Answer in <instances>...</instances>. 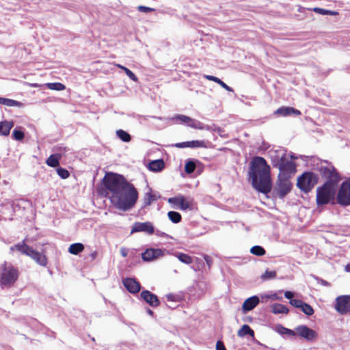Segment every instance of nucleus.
Listing matches in <instances>:
<instances>
[{
  "instance_id": "obj_53",
  "label": "nucleus",
  "mask_w": 350,
  "mask_h": 350,
  "mask_svg": "<svg viewBox=\"0 0 350 350\" xmlns=\"http://www.w3.org/2000/svg\"><path fill=\"white\" fill-rule=\"evenodd\" d=\"M128 253H129V250L127 248L124 247L120 248V254L123 257L127 256Z\"/></svg>"
},
{
  "instance_id": "obj_21",
  "label": "nucleus",
  "mask_w": 350,
  "mask_h": 350,
  "mask_svg": "<svg viewBox=\"0 0 350 350\" xmlns=\"http://www.w3.org/2000/svg\"><path fill=\"white\" fill-rule=\"evenodd\" d=\"M336 197H350V179L341 184Z\"/></svg>"
},
{
  "instance_id": "obj_50",
  "label": "nucleus",
  "mask_w": 350,
  "mask_h": 350,
  "mask_svg": "<svg viewBox=\"0 0 350 350\" xmlns=\"http://www.w3.org/2000/svg\"><path fill=\"white\" fill-rule=\"evenodd\" d=\"M219 85H221L223 88H224L225 90H226L228 92H233L232 88H231L230 86H228L227 84H226L221 80L219 81Z\"/></svg>"
},
{
  "instance_id": "obj_44",
  "label": "nucleus",
  "mask_w": 350,
  "mask_h": 350,
  "mask_svg": "<svg viewBox=\"0 0 350 350\" xmlns=\"http://www.w3.org/2000/svg\"><path fill=\"white\" fill-rule=\"evenodd\" d=\"M335 202L343 206L350 205V198H335Z\"/></svg>"
},
{
  "instance_id": "obj_30",
  "label": "nucleus",
  "mask_w": 350,
  "mask_h": 350,
  "mask_svg": "<svg viewBox=\"0 0 350 350\" xmlns=\"http://www.w3.org/2000/svg\"><path fill=\"white\" fill-rule=\"evenodd\" d=\"M175 256L183 263L189 265L193 262L192 257L187 254L178 252Z\"/></svg>"
},
{
  "instance_id": "obj_57",
  "label": "nucleus",
  "mask_w": 350,
  "mask_h": 350,
  "mask_svg": "<svg viewBox=\"0 0 350 350\" xmlns=\"http://www.w3.org/2000/svg\"><path fill=\"white\" fill-rule=\"evenodd\" d=\"M345 270L348 272H350V264H348L345 266Z\"/></svg>"
},
{
  "instance_id": "obj_4",
  "label": "nucleus",
  "mask_w": 350,
  "mask_h": 350,
  "mask_svg": "<svg viewBox=\"0 0 350 350\" xmlns=\"http://www.w3.org/2000/svg\"><path fill=\"white\" fill-rule=\"evenodd\" d=\"M273 165L278 167L280 171L278 176L291 178L296 172L295 163L287 159L285 154H282L278 160H274Z\"/></svg>"
},
{
  "instance_id": "obj_14",
  "label": "nucleus",
  "mask_w": 350,
  "mask_h": 350,
  "mask_svg": "<svg viewBox=\"0 0 350 350\" xmlns=\"http://www.w3.org/2000/svg\"><path fill=\"white\" fill-rule=\"evenodd\" d=\"M163 255V252L160 249H147L142 254V258L144 261L149 262L158 258Z\"/></svg>"
},
{
  "instance_id": "obj_37",
  "label": "nucleus",
  "mask_w": 350,
  "mask_h": 350,
  "mask_svg": "<svg viewBox=\"0 0 350 350\" xmlns=\"http://www.w3.org/2000/svg\"><path fill=\"white\" fill-rule=\"evenodd\" d=\"M196 169V163L193 161H188L185 165V171L187 174H191Z\"/></svg>"
},
{
  "instance_id": "obj_55",
  "label": "nucleus",
  "mask_w": 350,
  "mask_h": 350,
  "mask_svg": "<svg viewBox=\"0 0 350 350\" xmlns=\"http://www.w3.org/2000/svg\"><path fill=\"white\" fill-rule=\"evenodd\" d=\"M167 301H176V296L172 294H169L166 296Z\"/></svg>"
},
{
  "instance_id": "obj_35",
  "label": "nucleus",
  "mask_w": 350,
  "mask_h": 350,
  "mask_svg": "<svg viewBox=\"0 0 350 350\" xmlns=\"http://www.w3.org/2000/svg\"><path fill=\"white\" fill-rule=\"evenodd\" d=\"M116 134L118 135V137L123 142H129L131 141V136L130 135L126 133V131H123V130H118L116 131Z\"/></svg>"
},
{
  "instance_id": "obj_60",
  "label": "nucleus",
  "mask_w": 350,
  "mask_h": 350,
  "mask_svg": "<svg viewBox=\"0 0 350 350\" xmlns=\"http://www.w3.org/2000/svg\"><path fill=\"white\" fill-rule=\"evenodd\" d=\"M155 198H148V202H146V204H150V201L151 200H154Z\"/></svg>"
},
{
  "instance_id": "obj_20",
  "label": "nucleus",
  "mask_w": 350,
  "mask_h": 350,
  "mask_svg": "<svg viewBox=\"0 0 350 350\" xmlns=\"http://www.w3.org/2000/svg\"><path fill=\"white\" fill-rule=\"evenodd\" d=\"M300 111L291 107H282L278 108L275 111V114L281 116H288L292 114L300 115Z\"/></svg>"
},
{
  "instance_id": "obj_16",
  "label": "nucleus",
  "mask_w": 350,
  "mask_h": 350,
  "mask_svg": "<svg viewBox=\"0 0 350 350\" xmlns=\"http://www.w3.org/2000/svg\"><path fill=\"white\" fill-rule=\"evenodd\" d=\"M31 248L32 247H30L29 245H27L25 243V241L23 240V241L19 242V243L11 246L10 250V251H12V252L16 251L22 255L28 256Z\"/></svg>"
},
{
  "instance_id": "obj_48",
  "label": "nucleus",
  "mask_w": 350,
  "mask_h": 350,
  "mask_svg": "<svg viewBox=\"0 0 350 350\" xmlns=\"http://www.w3.org/2000/svg\"><path fill=\"white\" fill-rule=\"evenodd\" d=\"M204 259L208 269H211V267L213 265V258L211 256L205 254V255H204Z\"/></svg>"
},
{
  "instance_id": "obj_45",
  "label": "nucleus",
  "mask_w": 350,
  "mask_h": 350,
  "mask_svg": "<svg viewBox=\"0 0 350 350\" xmlns=\"http://www.w3.org/2000/svg\"><path fill=\"white\" fill-rule=\"evenodd\" d=\"M124 71L125 72L126 75L129 77L130 79L135 82H137L138 81V79L136 77V75L129 68H124Z\"/></svg>"
},
{
  "instance_id": "obj_49",
  "label": "nucleus",
  "mask_w": 350,
  "mask_h": 350,
  "mask_svg": "<svg viewBox=\"0 0 350 350\" xmlns=\"http://www.w3.org/2000/svg\"><path fill=\"white\" fill-rule=\"evenodd\" d=\"M204 77L209 81H214L218 84H219V81H221L220 79H219L215 76H212V75H204Z\"/></svg>"
},
{
  "instance_id": "obj_19",
  "label": "nucleus",
  "mask_w": 350,
  "mask_h": 350,
  "mask_svg": "<svg viewBox=\"0 0 350 350\" xmlns=\"http://www.w3.org/2000/svg\"><path fill=\"white\" fill-rule=\"evenodd\" d=\"M260 299L258 296H252L245 300L242 305V309L244 312H248L253 310L259 303Z\"/></svg>"
},
{
  "instance_id": "obj_52",
  "label": "nucleus",
  "mask_w": 350,
  "mask_h": 350,
  "mask_svg": "<svg viewBox=\"0 0 350 350\" xmlns=\"http://www.w3.org/2000/svg\"><path fill=\"white\" fill-rule=\"evenodd\" d=\"M294 296V293L291 291H286L284 293V297L288 299H293V297Z\"/></svg>"
},
{
  "instance_id": "obj_3",
  "label": "nucleus",
  "mask_w": 350,
  "mask_h": 350,
  "mask_svg": "<svg viewBox=\"0 0 350 350\" xmlns=\"http://www.w3.org/2000/svg\"><path fill=\"white\" fill-rule=\"evenodd\" d=\"M19 275L18 269L5 261L0 266V286L1 288H9L14 286Z\"/></svg>"
},
{
  "instance_id": "obj_25",
  "label": "nucleus",
  "mask_w": 350,
  "mask_h": 350,
  "mask_svg": "<svg viewBox=\"0 0 350 350\" xmlns=\"http://www.w3.org/2000/svg\"><path fill=\"white\" fill-rule=\"evenodd\" d=\"M0 104L8 107H22L23 104L16 100L0 97Z\"/></svg>"
},
{
  "instance_id": "obj_2",
  "label": "nucleus",
  "mask_w": 350,
  "mask_h": 350,
  "mask_svg": "<svg viewBox=\"0 0 350 350\" xmlns=\"http://www.w3.org/2000/svg\"><path fill=\"white\" fill-rule=\"evenodd\" d=\"M98 193L107 197L109 194L113 197H138V192L134 185L122 175L107 172L98 189Z\"/></svg>"
},
{
  "instance_id": "obj_34",
  "label": "nucleus",
  "mask_w": 350,
  "mask_h": 350,
  "mask_svg": "<svg viewBox=\"0 0 350 350\" xmlns=\"http://www.w3.org/2000/svg\"><path fill=\"white\" fill-rule=\"evenodd\" d=\"M277 276L275 271L266 270L261 275V279L264 281L275 279Z\"/></svg>"
},
{
  "instance_id": "obj_51",
  "label": "nucleus",
  "mask_w": 350,
  "mask_h": 350,
  "mask_svg": "<svg viewBox=\"0 0 350 350\" xmlns=\"http://www.w3.org/2000/svg\"><path fill=\"white\" fill-rule=\"evenodd\" d=\"M216 349L217 350H226L223 342L219 340L216 344Z\"/></svg>"
},
{
  "instance_id": "obj_12",
  "label": "nucleus",
  "mask_w": 350,
  "mask_h": 350,
  "mask_svg": "<svg viewBox=\"0 0 350 350\" xmlns=\"http://www.w3.org/2000/svg\"><path fill=\"white\" fill-rule=\"evenodd\" d=\"M141 298L152 308L158 307L160 301L158 297L148 290H144L140 293Z\"/></svg>"
},
{
  "instance_id": "obj_6",
  "label": "nucleus",
  "mask_w": 350,
  "mask_h": 350,
  "mask_svg": "<svg viewBox=\"0 0 350 350\" xmlns=\"http://www.w3.org/2000/svg\"><path fill=\"white\" fill-rule=\"evenodd\" d=\"M171 207L182 211H195L198 210V204L193 198H168Z\"/></svg>"
},
{
  "instance_id": "obj_59",
  "label": "nucleus",
  "mask_w": 350,
  "mask_h": 350,
  "mask_svg": "<svg viewBox=\"0 0 350 350\" xmlns=\"http://www.w3.org/2000/svg\"><path fill=\"white\" fill-rule=\"evenodd\" d=\"M196 261L197 263H198L199 265H201L202 264V260L201 259L198 258H196Z\"/></svg>"
},
{
  "instance_id": "obj_18",
  "label": "nucleus",
  "mask_w": 350,
  "mask_h": 350,
  "mask_svg": "<svg viewBox=\"0 0 350 350\" xmlns=\"http://www.w3.org/2000/svg\"><path fill=\"white\" fill-rule=\"evenodd\" d=\"M175 146L180 148H206V142L205 141L193 140L191 142H185L177 143Z\"/></svg>"
},
{
  "instance_id": "obj_33",
  "label": "nucleus",
  "mask_w": 350,
  "mask_h": 350,
  "mask_svg": "<svg viewBox=\"0 0 350 350\" xmlns=\"http://www.w3.org/2000/svg\"><path fill=\"white\" fill-rule=\"evenodd\" d=\"M167 216L173 223L176 224L180 222L182 218L180 214L176 211H169Z\"/></svg>"
},
{
  "instance_id": "obj_13",
  "label": "nucleus",
  "mask_w": 350,
  "mask_h": 350,
  "mask_svg": "<svg viewBox=\"0 0 350 350\" xmlns=\"http://www.w3.org/2000/svg\"><path fill=\"white\" fill-rule=\"evenodd\" d=\"M146 232L149 234L154 233V227L150 222H135L131 229V233Z\"/></svg>"
},
{
  "instance_id": "obj_43",
  "label": "nucleus",
  "mask_w": 350,
  "mask_h": 350,
  "mask_svg": "<svg viewBox=\"0 0 350 350\" xmlns=\"http://www.w3.org/2000/svg\"><path fill=\"white\" fill-rule=\"evenodd\" d=\"M57 174L62 178H67L69 176V172L67 170L59 167L57 170Z\"/></svg>"
},
{
  "instance_id": "obj_61",
  "label": "nucleus",
  "mask_w": 350,
  "mask_h": 350,
  "mask_svg": "<svg viewBox=\"0 0 350 350\" xmlns=\"http://www.w3.org/2000/svg\"><path fill=\"white\" fill-rule=\"evenodd\" d=\"M146 197H150V198H152V197H155V196L154 195H151V194H149V193H146Z\"/></svg>"
},
{
  "instance_id": "obj_39",
  "label": "nucleus",
  "mask_w": 350,
  "mask_h": 350,
  "mask_svg": "<svg viewBox=\"0 0 350 350\" xmlns=\"http://www.w3.org/2000/svg\"><path fill=\"white\" fill-rule=\"evenodd\" d=\"M314 12L316 13L322 14V15H336L337 12L332 10H325L319 8H314L313 9Z\"/></svg>"
},
{
  "instance_id": "obj_26",
  "label": "nucleus",
  "mask_w": 350,
  "mask_h": 350,
  "mask_svg": "<svg viewBox=\"0 0 350 350\" xmlns=\"http://www.w3.org/2000/svg\"><path fill=\"white\" fill-rule=\"evenodd\" d=\"M164 167V162L161 159L154 160L149 163L148 168L152 172H159Z\"/></svg>"
},
{
  "instance_id": "obj_32",
  "label": "nucleus",
  "mask_w": 350,
  "mask_h": 350,
  "mask_svg": "<svg viewBox=\"0 0 350 350\" xmlns=\"http://www.w3.org/2000/svg\"><path fill=\"white\" fill-rule=\"evenodd\" d=\"M250 252L254 255L262 256L265 254L266 251L260 245H255L250 249Z\"/></svg>"
},
{
  "instance_id": "obj_36",
  "label": "nucleus",
  "mask_w": 350,
  "mask_h": 350,
  "mask_svg": "<svg viewBox=\"0 0 350 350\" xmlns=\"http://www.w3.org/2000/svg\"><path fill=\"white\" fill-rule=\"evenodd\" d=\"M50 90L61 91L65 90L66 87L61 83H49L46 84Z\"/></svg>"
},
{
  "instance_id": "obj_41",
  "label": "nucleus",
  "mask_w": 350,
  "mask_h": 350,
  "mask_svg": "<svg viewBox=\"0 0 350 350\" xmlns=\"http://www.w3.org/2000/svg\"><path fill=\"white\" fill-rule=\"evenodd\" d=\"M279 332L282 334H286L292 336H295L296 335V330L294 331L286 327H284L283 326L280 327Z\"/></svg>"
},
{
  "instance_id": "obj_46",
  "label": "nucleus",
  "mask_w": 350,
  "mask_h": 350,
  "mask_svg": "<svg viewBox=\"0 0 350 350\" xmlns=\"http://www.w3.org/2000/svg\"><path fill=\"white\" fill-rule=\"evenodd\" d=\"M137 10L139 12H145V13H148V12H150L154 11V8H150V7H146V6H144V5H139V6H137Z\"/></svg>"
},
{
  "instance_id": "obj_11",
  "label": "nucleus",
  "mask_w": 350,
  "mask_h": 350,
  "mask_svg": "<svg viewBox=\"0 0 350 350\" xmlns=\"http://www.w3.org/2000/svg\"><path fill=\"white\" fill-rule=\"evenodd\" d=\"M336 310L340 314H346L350 310V296L342 295L336 298Z\"/></svg>"
},
{
  "instance_id": "obj_15",
  "label": "nucleus",
  "mask_w": 350,
  "mask_h": 350,
  "mask_svg": "<svg viewBox=\"0 0 350 350\" xmlns=\"http://www.w3.org/2000/svg\"><path fill=\"white\" fill-rule=\"evenodd\" d=\"M123 285L131 293H137L141 288L140 284L134 278H128L122 281Z\"/></svg>"
},
{
  "instance_id": "obj_5",
  "label": "nucleus",
  "mask_w": 350,
  "mask_h": 350,
  "mask_svg": "<svg viewBox=\"0 0 350 350\" xmlns=\"http://www.w3.org/2000/svg\"><path fill=\"white\" fill-rule=\"evenodd\" d=\"M318 176L311 172H306L297 178V187L303 192L308 193L317 184Z\"/></svg>"
},
{
  "instance_id": "obj_9",
  "label": "nucleus",
  "mask_w": 350,
  "mask_h": 350,
  "mask_svg": "<svg viewBox=\"0 0 350 350\" xmlns=\"http://www.w3.org/2000/svg\"><path fill=\"white\" fill-rule=\"evenodd\" d=\"M319 171L324 178L332 180H340V176L334 167L330 164L321 165Z\"/></svg>"
},
{
  "instance_id": "obj_28",
  "label": "nucleus",
  "mask_w": 350,
  "mask_h": 350,
  "mask_svg": "<svg viewBox=\"0 0 350 350\" xmlns=\"http://www.w3.org/2000/svg\"><path fill=\"white\" fill-rule=\"evenodd\" d=\"M84 250L83 244L81 243H72L70 245L68 248V252L71 254L78 255L79 253L82 252Z\"/></svg>"
},
{
  "instance_id": "obj_42",
  "label": "nucleus",
  "mask_w": 350,
  "mask_h": 350,
  "mask_svg": "<svg viewBox=\"0 0 350 350\" xmlns=\"http://www.w3.org/2000/svg\"><path fill=\"white\" fill-rule=\"evenodd\" d=\"M12 135L16 140H22L25 136L24 133L17 129L13 131Z\"/></svg>"
},
{
  "instance_id": "obj_31",
  "label": "nucleus",
  "mask_w": 350,
  "mask_h": 350,
  "mask_svg": "<svg viewBox=\"0 0 350 350\" xmlns=\"http://www.w3.org/2000/svg\"><path fill=\"white\" fill-rule=\"evenodd\" d=\"M301 310L308 316H311L314 314V310L312 307L307 303L303 301L301 306L299 307Z\"/></svg>"
},
{
  "instance_id": "obj_56",
  "label": "nucleus",
  "mask_w": 350,
  "mask_h": 350,
  "mask_svg": "<svg viewBox=\"0 0 350 350\" xmlns=\"http://www.w3.org/2000/svg\"><path fill=\"white\" fill-rule=\"evenodd\" d=\"M115 66H117L118 68L122 69V70H124V68H126L125 66H122L119 64H115Z\"/></svg>"
},
{
  "instance_id": "obj_10",
  "label": "nucleus",
  "mask_w": 350,
  "mask_h": 350,
  "mask_svg": "<svg viewBox=\"0 0 350 350\" xmlns=\"http://www.w3.org/2000/svg\"><path fill=\"white\" fill-rule=\"evenodd\" d=\"M296 334L308 341H314L317 339L318 334L312 329L306 325H299L295 328Z\"/></svg>"
},
{
  "instance_id": "obj_40",
  "label": "nucleus",
  "mask_w": 350,
  "mask_h": 350,
  "mask_svg": "<svg viewBox=\"0 0 350 350\" xmlns=\"http://www.w3.org/2000/svg\"><path fill=\"white\" fill-rule=\"evenodd\" d=\"M329 202L332 204H335V198H317V204L318 206L327 204Z\"/></svg>"
},
{
  "instance_id": "obj_22",
  "label": "nucleus",
  "mask_w": 350,
  "mask_h": 350,
  "mask_svg": "<svg viewBox=\"0 0 350 350\" xmlns=\"http://www.w3.org/2000/svg\"><path fill=\"white\" fill-rule=\"evenodd\" d=\"M14 126L13 121L0 122V135L7 136Z\"/></svg>"
},
{
  "instance_id": "obj_24",
  "label": "nucleus",
  "mask_w": 350,
  "mask_h": 350,
  "mask_svg": "<svg viewBox=\"0 0 350 350\" xmlns=\"http://www.w3.org/2000/svg\"><path fill=\"white\" fill-rule=\"evenodd\" d=\"M246 335H249L252 338H254L255 336L254 330L248 325L245 324L238 330L237 336L243 338Z\"/></svg>"
},
{
  "instance_id": "obj_8",
  "label": "nucleus",
  "mask_w": 350,
  "mask_h": 350,
  "mask_svg": "<svg viewBox=\"0 0 350 350\" xmlns=\"http://www.w3.org/2000/svg\"><path fill=\"white\" fill-rule=\"evenodd\" d=\"M111 204L118 209L127 211L136 203L137 198H109Z\"/></svg>"
},
{
  "instance_id": "obj_1",
  "label": "nucleus",
  "mask_w": 350,
  "mask_h": 350,
  "mask_svg": "<svg viewBox=\"0 0 350 350\" xmlns=\"http://www.w3.org/2000/svg\"><path fill=\"white\" fill-rule=\"evenodd\" d=\"M248 174L254 188L265 195L273 189V195L284 197L288 195L293 188L291 178L280 176H278L275 185L273 187L270 167L265 159L260 157L252 159Z\"/></svg>"
},
{
  "instance_id": "obj_29",
  "label": "nucleus",
  "mask_w": 350,
  "mask_h": 350,
  "mask_svg": "<svg viewBox=\"0 0 350 350\" xmlns=\"http://www.w3.org/2000/svg\"><path fill=\"white\" fill-rule=\"evenodd\" d=\"M61 156L59 154H51L47 159H46V164L49 166L55 167L59 165V160L60 159Z\"/></svg>"
},
{
  "instance_id": "obj_23",
  "label": "nucleus",
  "mask_w": 350,
  "mask_h": 350,
  "mask_svg": "<svg viewBox=\"0 0 350 350\" xmlns=\"http://www.w3.org/2000/svg\"><path fill=\"white\" fill-rule=\"evenodd\" d=\"M187 126L196 129L200 130H209L210 128L208 126L205 125L204 123L193 119L189 117V120L188 121Z\"/></svg>"
},
{
  "instance_id": "obj_7",
  "label": "nucleus",
  "mask_w": 350,
  "mask_h": 350,
  "mask_svg": "<svg viewBox=\"0 0 350 350\" xmlns=\"http://www.w3.org/2000/svg\"><path fill=\"white\" fill-rule=\"evenodd\" d=\"M339 180H327L317 189L316 197H335Z\"/></svg>"
},
{
  "instance_id": "obj_47",
  "label": "nucleus",
  "mask_w": 350,
  "mask_h": 350,
  "mask_svg": "<svg viewBox=\"0 0 350 350\" xmlns=\"http://www.w3.org/2000/svg\"><path fill=\"white\" fill-rule=\"evenodd\" d=\"M289 303L293 306H294L295 308H299V307L301 306V304L303 303V301L301 300V299H293L289 301Z\"/></svg>"
},
{
  "instance_id": "obj_27",
  "label": "nucleus",
  "mask_w": 350,
  "mask_h": 350,
  "mask_svg": "<svg viewBox=\"0 0 350 350\" xmlns=\"http://www.w3.org/2000/svg\"><path fill=\"white\" fill-rule=\"evenodd\" d=\"M271 311L274 314H288L289 312L288 308L281 304H274L271 306Z\"/></svg>"
},
{
  "instance_id": "obj_17",
  "label": "nucleus",
  "mask_w": 350,
  "mask_h": 350,
  "mask_svg": "<svg viewBox=\"0 0 350 350\" xmlns=\"http://www.w3.org/2000/svg\"><path fill=\"white\" fill-rule=\"evenodd\" d=\"M28 256L42 267H45L47 265L48 260L46 256L33 248H31Z\"/></svg>"
},
{
  "instance_id": "obj_54",
  "label": "nucleus",
  "mask_w": 350,
  "mask_h": 350,
  "mask_svg": "<svg viewBox=\"0 0 350 350\" xmlns=\"http://www.w3.org/2000/svg\"><path fill=\"white\" fill-rule=\"evenodd\" d=\"M97 256H98V252L96 251L92 252L89 255V258H90V260L92 261L94 260L97 258Z\"/></svg>"
},
{
  "instance_id": "obj_58",
  "label": "nucleus",
  "mask_w": 350,
  "mask_h": 350,
  "mask_svg": "<svg viewBox=\"0 0 350 350\" xmlns=\"http://www.w3.org/2000/svg\"><path fill=\"white\" fill-rule=\"evenodd\" d=\"M147 312L148 314H150L151 316H153V314H154V312L152 310H151L150 309H148Z\"/></svg>"
},
{
  "instance_id": "obj_38",
  "label": "nucleus",
  "mask_w": 350,
  "mask_h": 350,
  "mask_svg": "<svg viewBox=\"0 0 350 350\" xmlns=\"http://www.w3.org/2000/svg\"><path fill=\"white\" fill-rule=\"evenodd\" d=\"M172 120L174 121H180L182 123L187 124L188 123V121L189 120V117L185 115L178 114L176 115L175 116L171 118Z\"/></svg>"
}]
</instances>
